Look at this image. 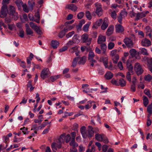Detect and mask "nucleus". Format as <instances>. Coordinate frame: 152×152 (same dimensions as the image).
Segmentation results:
<instances>
[{
    "label": "nucleus",
    "mask_w": 152,
    "mask_h": 152,
    "mask_svg": "<svg viewBox=\"0 0 152 152\" xmlns=\"http://www.w3.org/2000/svg\"><path fill=\"white\" fill-rule=\"evenodd\" d=\"M78 58L79 57H76L74 59L72 62V64L71 66H72L73 67H75L76 66Z\"/></svg>",
    "instance_id": "obj_37"
},
{
    "label": "nucleus",
    "mask_w": 152,
    "mask_h": 152,
    "mask_svg": "<svg viewBox=\"0 0 152 152\" xmlns=\"http://www.w3.org/2000/svg\"><path fill=\"white\" fill-rule=\"evenodd\" d=\"M144 79L145 80L150 82L152 79V76L150 74H148L145 76Z\"/></svg>",
    "instance_id": "obj_42"
},
{
    "label": "nucleus",
    "mask_w": 152,
    "mask_h": 152,
    "mask_svg": "<svg viewBox=\"0 0 152 152\" xmlns=\"http://www.w3.org/2000/svg\"><path fill=\"white\" fill-rule=\"evenodd\" d=\"M119 84L121 87H124L126 85V81L123 79H120L119 80Z\"/></svg>",
    "instance_id": "obj_36"
},
{
    "label": "nucleus",
    "mask_w": 152,
    "mask_h": 152,
    "mask_svg": "<svg viewBox=\"0 0 152 152\" xmlns=\"http://www.w3.org/2000/svg\"><path fill=\"white\" fill-rule=\"evenodd\" d=\"M146 15V13H145L144 12H142L140 13H138L137 14L135 20H138L140 18L145 17Z\"/></svg>",
    "instance_id": "obj_20"
},
{
    "label": "nucleus",
    "mask_w": 152,
    "mask_h": 152,
    "mask_svg": "<svg viewBox=\"0 0 152 152\" xmlns=\"http://www.w3.org/2000/svg\"><path fill=\"white\" fill-rule=\"evenodd\" d=\"M95 56V55L93 52L90 50L89 51L88 54V60H94V58Z\"/></svg>",
    "instance_id": "obj_26"
},
{
    "label": "nucleus",
    "mask_w": 152,
    "mask_h": 152,
    "mask_svg": "<svg viewBox=\"0 0 152 152\" xmlns=\"http://www.w3.org/2000/svg\"><path fill=\"white\" fill-rule=\"evenodd\" d=\"M102 141H103L105 143H108L109 141L107 137L104 135L102 140Z\"/></svg>",
    "instance_id": "obj_56"
},
{
    "label": "nucleus",
    "mask_w": 152,
    "mask_h": 152,
    "mask_svg": "<svg viewBox=\"0 0 152 152\" xmlns=\"http://www.w3.org/2000/svg\"><path fill=\"white\" fill-rule=\"evenodd\" d=\"M18 35L19 37L21 38L24 37V32L22 29L20 28V29Z\"/></svg>",
    "instance_id": "obj_40"
},
{
    "label": "nucleus",
    "mask_w": 152,
    "mask_h": 152,
    "mask_svg": "<svg viewBox=\"0 0 152 152\" xmlns=\"http://www.w3.org/2000/svg\"><path fill=\"white\" fill-rule=\"evenodd\" d=\"M34 16L35 17L37 18V19H35L34 20V21L36 22L39 23L40 22V16L39 13V10H37V12H36L34 15Z\"/></svg>",
    "instance_id": "obj_22"
},
{
    "label": "nucleus",
    "mask_w": 152,
    "mask_h": 152,
    "mask_svg": "<svg viewBox=\"0 0 152 152\" xmlns=\"http://www.w3.org/2000/svg\"><path fill=\"white\" fill-rule=\"evenodd\" d=\"M60 77V76L59 75H58L57 76H51L50 77V80L52 82H54L58 78H59Z\"/></svg>",
    "instance_id": "obj_43"
},
{
    "label": "nucleus",
    "mask_w": 152,
    "mask_h": 152,
    "mask_svg": "<svg viewBox=\"0 0 152 152\" xmlns=\"http://www.w3.org/2000/svg\"><path fill=\"white\" fill-rule=\"evenodd\" d=\"M142 61H146L148 63V66H152V58L145 56L143 58Z\"/></svg>",
    "instance_id": "obj_16"
},
{
    "label": "nucleus",
    "mask_w": 152,
    "mask_h": 152,
    "mask_svg": "<svg viewBox=\"0 0 152 152\" xmlns=\"http://www.w3.org/2000/svg\"><path fill=\"white\" fill-rule=\"evenodd\" d=\"M129 53L131 56V57L133 58L136 55L137 51L134 49H132L130 50Z\"/></svg>",
    "instance_id": "obj_33"
},
{
    "label": "nucleus",
    "mask_w": 152,
    "mask_h": 152,
    "mask_svg": "<svg viewBox=\"0 0 152 152\" xmlns=\"http://www.w3.org/2000/svg\"><path fill=\"white\" fill-rule=\"evenodd\" d=\"M116 31L118 33H121L124 31V28L120 24L116 25L115 26Z\"/></svg>",
    "instance_id": "obj_15"
},
{
    "label": "nucleus",
    "mask_w": 152,
    "mask_h": 152,
    "mask_svg": "<svg viewBox=\"0 0 152 152\" xmlns=\"http://www.w3.org/2000/svg\"><path fill=\"white\" fill-rule=\"evenodd\" d=\"M101 49L102 51V54H105L107 46L106 44L105 43L101 44L100 45Z\"/></svg>",
    "instance_id": "obj_24"
},
{
    "label": "nucleus",
    "mask_w": 152,
    "mask_h": 152,
    "mask_svg": "<svg viewBox=\"0 0 152 152\" xmlns=\"http://www.w3.org/2000/svg\"><path fill=\"white\" fill-rule=\"evenodd\" d=\"M85 13L86 18L89 20H91L92 18V17L90 12L88 11H86Z\"/></svg>",
    "instance_id": "obj_38"
},
{
    "label": "nucleus",
    "mask_w": 152,
    "mask_h": 152,
    "mask_svg": "<svg viewBox=\"0 0 152 152\" xmlns=\"http://www.w3.org/2000/svg\"><path fill=\"white\" fill-rule=\"evenodd\" d=\"M51 43L52 46L54 49L56 48L59 45V43L56 40H52Z\"/></svg>",
    "instance_id": "obj_29"
},
{
    "label": "nucleus",
    "mask_w": 152,
    "mask_h": 152,
    "mask_svg": "<svg viewBox=\"0 0 152 152\" xmlns=\"http://www.w3.org/2000/svg\"><path fill=\"white\" fill-rule=\"evenodd\" d=\"M147 110L148 113L150 115L152 113V103L149 105L147 107Z\"/></svg>",
    "instance_id": "obj_44"
},
{
    "label": "nucleus",
    "mask_w": 152,
    "mask_h": 152,
    "mask_svg": "<svg viewBox=\"0 0 152 152\" xmlns=\"http://www.w3.org/2000/svg\"><path fill=\"white\" fill-rule=\"evenodd\" d=\"M39 129H40V127H39V126H38L36 124H35L34 125L31 129V130H39Z\"/></svg>",
    "instance_id": "obj_51"
},
{
    "label": "nucleus",
    "mask_w": 152,
    "mask_h": 152,
    "mask_svg": "<svg viewBox=\"0 0 152 152\" xmlns=\"http://www.w3.org/2000/svg\"><path fill=\"white\" fill-rule=\"evenodd\" d=\"M134 69L138 75H141L143 73V72L141 65L138 62L136 63L135 64Z\"/></svg>",
    "instance_id": "obj_5"
},
{
    "label": "nucleus",
    "mask_w": 152,
    "mask_h": 152,
    "mask_svg": "<svg viewBox=\"0 0 152 152\" xmlns=\"http://www.w3.org/2000/svg\"><path fill=\"white\" fill-rule=\"evenodd\" d=\"M143 104L145 107H146L149 103V100L148 98L145 96H143Z\"/></svg>",
    "instance_id": "obj_31"
},
{
    "label": "nucleus",
    "mask_w": 152,
    "mask_h": 152,
    "mask_svg": "<svg viewBox=\"0 0 152 152\" xmlns=\"http://www.w3.org/2000/svg\"><path fill=\"white\" fill-rule=\"evenodd\" d=\"M82 39L83 42L86 43L88 45H89L91 42L92 39L91 38L88 37V35L86 34H83L82 37Z\"/></svg>",
    "instance_id": "obj_7"
},
{
    "label": "nucleus",
    "mask_w": 152,
    "mask_h": 152,
    "mask_svg": "<svg viewBox=\"0 0 152 152\" xmlns=\"http://www.w3.org/2000/svg\"><path fill=\"white\" fill-rule=\"evenodd\" d=\"M65 32L63 30L59 33L58 37L62 38L65 35Z\"/></svg>",
    "instance_id": "obj_53"
},
{
    "label": "nucleus",
    "mask_w": 152,
    "mask_h": 152,
    "mask_svg": "<svg viewBox=\"0 0 152 152\" xmlns=\"http://www.w3.org/2000/svg\"><path fill=\"white\" fill-rule=\"evenodd\" d=\"M7 12L9 15L13 16L16 19L18 18V15L17 12H15V8L13 6H10Z\"/></svg>",
    "instance_id": "obj_3"
},
{
    "label": "nucleus",
    "mask_w": 152,
    "mask_h": 152,
    "mask_svg": "<svg viewBox=\"0 0 152 152\" xmlns=\"http://www.w3.org/2000/svg\"><path fill=\"white\" fill-rule=\"evenodd\" d=\"M142 45L143 46L149 47L151 45V42L148 39L145 38L142 39L141 42Z\"/></svg>",
    "instance_id": "obj_9"
},
{
    "label": "nucleus",
    "mask_w": 152,
    "mask_h": 152,
    "mask_svg": "<svg viewBox=\"0 0 152 152\" xmlns=\"http://www.w3.org/2000/svg\"><path fill=\"white\" fill-rule=\"evenodd\" d=\"M28 3L29 4V7L31 10H33V8L34 6L35 5L34 2H33V4L31 3L30 1H28Z\"/></svg>",
    "instance_id": "obj_58"
},
{
    "label": "nucleus",
    "mask_w": 152,
    "mask_h": 152,
    "mask_svg": "<svg viewBox=\"0 0 152 152\" xmlns=\"http://www.w3.org/2000/svg\"><path fill=\"white\" fill-rule=\"evenodd\" d=\"M75 34V32L73 31L71 32H69V33L67 34L66 35V37L67 38H69L71 37L72 35Z\"/></svg>",
    "instance_id": "obj_59"
},
{
    "label": "nucleus",
    "mask_w": 152,
    "mask_h": 152,
    "mask_svg": "<svg viewBox=\"0 0 152 152\" xmlns=\"http://www.w3.org/2000/svg\"><path fill=\"white\" fill-rule=\"evenodd\" d=\"M118 51L115 49L110 52V56L112 57L113 62L115 64H117L119 59V56L117 54Z\"/></svg>",
    "instance_id": "obj_1"
},
{
    "label": "nucleus",
    "mask_w": 152,
    "mask_h": 152,
    "mask_svg": "<svg viewBox=\"0 0 152 152\" xmlns=\"http://www.w3.org/2000/svg\"><path fill=\"white\" fill-rule=\"evenodd\" d=\"M113 76V74L111 72L109 71L105 75V77L107 79L109 80L112 78Z\"/></svg>",
    "instance_id": "obj_28"
},
{
    "label": "nucleus",
    "mask_w": 152,
    "mask_h": 152,
    "mask_svg": "<svg viewBox=\"0 0 152 152\" xmlns=\"http://www.w3.org/2000/svg\"><path fill=\"white\" fill-rule=\"evenodd\" d=\"M74 43H75L72 40H69L66 44L67 46L68 47H69L72 45Z\"/></svg>",
    "instance_id": "obj_60"
},
{
    "label": "nucleus",
    "mask_w": 152,
    "mask_h": 152,
    "mask_svg": "<svg viewBox=\"0 0 152 152\" xmlns=\"http://www.w3.org/2000/svg\"><path fill=\"white\" fill-rule=\"evenodd\" d=\"M29 25H30V27L34 30L37 27V26L34 23H33L32 22H31L29 23Z\"/></svg>",
    "instance_id": "obj_52"
},
{
    "label": "nucleus",
    "mask_w": 152,
    "mask_h": 152,
    "mask_svg": "<svg viewBox=\"0 0 152 152\" xmlns=\"http://www.w3.org/2000/svg\"><path fill=\"white\" fill-rule=\"evenodd\" d=\"M140 53L143 55L148 56L149 55V54L147 50L144 48H140Z\"/></svg>",
    "instance_id": "obj_21"
},
{
    "label": "nucleus",
    "mask_w": 152,
    "mask_h": 152,
    "mask_svg": "<svg viewBox=\"0 0 152 152\" xmlns=\"http://www.w3.org/2000/svg\"><path fill=\"white\" fill-rule=\"evenodd\" d=\"M66 7L67 9L71 10L74 12L76 11L77 9V7L74 4H68L66 6Z\"/></svg>",
    "instance_id": "obj_19"
},
{
    "label": "nucleus",
    "mask_w": 152,
    "mask_h": 152,
    "mask_svg": "<svg viewBox=\"0 0 152 152\" xmlns=\"http://www.w3.org/2000/svg\"><path fill=\"white\" fill-rule=\"evenodd\" d=\"M106 37L105 36L102 35H99L98 36L97 42L99 44H103V42L106 41Z\"/></svg>",
    "instance_id": "obj_12"
},
{
    "label": "nucleus",
    "mask_w": 152,
    "mask_h": 152,
    "mask_svg": "<svg viewBox=\"0 0 152 152\" xmlns=\"http://www.w3.org/2000/svg\"><path fill=\"white\" fill-rule=\"evenodd\" d=\"M7 7L6 6L2 7L1 10V15L4 17H6L7 15Z\"/></svg>",
    "instance_id": "obj_23"
},
{
    "label": "nucleus",
    "mask_w": 152,
    "mask_h": 152,
    "mask_svg": "<svg viewBox=\"0 0 152 152\" xmlns=\"http://www.w3.org/2000/svg\"><path fill=\"white\" fill-rule=\"evenodd\" d=\"M114 27L113 25H110L108 28L106 32V34L108 36L111 35L113 33Z\"/></svg>",
    "instance_id": "obj_13"
},
{
    "label": "nucleus",
    "mask_w": 152,
    "mask_h": 152,
    "mask_svg": "<svg viewBox=\"0 0 152 152\" xmlns=\"http://www.w3.org/2000/svg\"><path fill=\"white\" fill-rule=\"evenodd\" d=\"M86 57L85 56H83L80 58V60L78 62V64H79L83 65L86 62Z\"/></svg>",
    "instance_id": "obj_30"
},
{
    "label": "nucleus",
    "mask_w": 152,
    "mask_h": 152,
    "mask_svg": "<svg viewBox=\"0 0 152 152\" xmlns=\"http://www.w3.org/2000/svg\"><path fill=\"white\" fill-rule=\"evenodd\" d=\"M69 145L72 146V148H75L78 146V145L75 141V139L72 138L71 142L69 143Z\"/></svg>",
    "instance_id": "obj_25"
},
{
    "label": "nucleus",
    "mask_w": 152,
    "mask_h": 152,
    "mask_svg": "<svg viewBox=\"0 0 152 152\" xmlns=\"http://www.w3.org/2000/svg\"><path fill=\"white\" fill-rule=\"evenodd\" d=\"M102 61L103 62L104 65V66L105 68L108 67L107 64L108 63V58L107 57L103 58Z\"/></svg>",
    "instance_id": "obj_34"
},
{
    "label": "nucleus",
    "mask_w": 152,
    "mask_h": 152,
    "mask_svg": "<svg viewBox=\"0 0 152 152\" xmlns=\"http://www.w3.org/2000/svg\"><path fill=\"white\" fill-rule=\"evenodd\" d=\"M79 36L77 34H75L73 37L72 40L75 43L78 44L80 42V40L78 39Z\"/></svg>",
    "instance_id": "obj_27"
},
{
    "label": "nucleus",
    "mask_w": 152,
    "mask_h": 152,
    "mask_svg": "<svg viewBox=\"0 0 152 152\" xmlns=\"http://www.w3.org/2000/svg\"><path fill=\"white\" fill-rule=\"evenodd\" d=\"M144 92L149 98H151V96L150 94V91L149 90L145 89L144 91Z\"/></svg>",
    "instance_id": "obj_50"
},
{
    "label": "nucleus",
    "mask_w": 152,
    "mask_h": 152,
    "mask_svg": "<svg viewBox=\"0 0 152 152\" xmlns=\"http://www.w3.org/2000/svg\"><path fill=\"white\" fill-rule=\"evenodd\" d=\"M96 7V13L99 16H101L102 14V9L100 3H96L95 4Z\"/></svg>",
    "instance_id": "obj_6"
},
{
    "label": "nucleus",
    "mask_w": 152,
    "mask_h": 152,
    "mask_svg": "<svg viewBox=\"0 0 152 152\" xmlns=\"http://www.w3.org/2000/svg\"><path fill=\"white\" fill-rule=\"evenodd\" d=\"M50 75V72L48 68H45L41 71L40 76L43 79L48 77Z\"/></svg>",
    "instance_id": "obj_4"
},
{
    "label": "nucleus",
    "mask_w": 152,
    "mask_h": 152,
    "mask_svg": "<svg viewBox=\"0 0 152 152\" xmlns=\"http://www.w3.org/2000/svg\"><path fill=\"white\" fill-rule=\"evenodd\" d=\"M84 15V13L83 12L79 13L77 15V17L78 19H80L82 18Z\"/></svg>",
    "instance_id": "obj_54"
},
{
    "label": "nucleus",
    "mask_w": 152,
    "mask_h": 152,
    "mask_svg": "<svg viewBox=\"0 0 152 152\" xmlns=\"http://www.w3.org/2000/svg\"><path fill=\"white\" fill-rule=\"evenodd\" d=\"M26 27V32L27 35H32L33 33V31L30 28L29 25L28 24H26L25 25Z\"/></svg>",
    "instance_id": "obj_14"
},
{
    "label": "nucleus",
    "mask_w": 152,
    "mask_h": 152,
    "mask_svg": "<svg viewBox=\"0 0 152 152\" xmlns=\"http://www.w3.org/2000/svg\"><path fill=\"white\" fill-rule=\"evenodd\" d=\"M15 2L18 7H21L23 5V1L21 0H16L15 1Z\"/></svg>",
    "instance_id": "obj_39"
},
{
    "label": "nucleus",
    "mask_w": 152,
    "mask_h": 152,
    "mask_svg": "<svg viewBox=\"0 0 152 152\" xmlns=\"http://www.w3.org/2000/svg\"><path fill=\"white\" fill-rule=\"evenodd\" d=\"M87 131L88 132H87V137H91L93 136L94 135V132L92 126H88Z\"/></svg>",
    "instance_id": "obj_10"
},
{
    "label": "nucleus",
    "mask_w": 152,
    "mask_h": 152,
    "mask_svg": "<svg viewBox=\"0 0 152 152\" xmlns=\"http://www.w3.org/2000/svg\"><path fill=\"white\" fill-rule=\"evenodd\" d=\"M86 128L85 126H83L80 129V131L83 137L86 138L87 137V132L85 131Z\"/></svg>",
    "instance_id": "obj_18"
},
{
    "label": "nucleus",
    "mask_w": 152,
    "mask_h": 152,
    "mask_svg": "<svg viewBox=\"0 0 152 152\" xmlns=\"http://www.w3.org/2000/svg\"><path fill=\"white\" fill-rule=\"evenodd\" d=\"M107 23V18H105L104 19V22L101 26V28L103 30H105L108 26Z\"/></svg>",
    "instance_id": "obj_17"
},
{
    "label": "nucleus",
    "mask_w": 152,
    "mask_h": 152,
    "mask_svg": "<svg viewBox=\"0 0 152 152\" xmlns=\"http://www.w3.org/2000/svg\"><path fill=\"white\" fill-rule=\"evenodd\" d=\"M63 135L64 136L63 140L65 139L66 140V143H68L70 141V140L71 139V136L69 134H67L65 137L64 135Z\"/></svg>",
    "instance_id": "obj_35"
},
{
    "label": "nucleus",
    "mask_w": 152,
    "mask_h": 152,
    "mask_svg": "<svg viewBox=\"0 0 152 152\" xmlns=\"http://www.w3.org/2000/svg\"><path fill=\"white\" fill-rule=\"evenodd\" d=\"M124 42L128 48H132L133 47L134 44L131 39L126 38L124 39Z\"/></svg>",
    "instance_id": "obj_8"
},
{
    "label": "nucleus",
    "mask_w": 152,
    "mask_h": 152,
    "mask_svg": "<svg viewBox=\"0 0 152 152\" xmlns=\"http://www.w3.org/2000/svg\"><path fill=\"white\" fill-rule=\"evenodd\" d=\"M90 24L91 23L90 22H89L87 23L85 25L83 28V30L85 31H87L88 30V28L90 25Z\"/></svg>",
    "instance_id": "obj_45"
},
{
    "label": "nucleus",
    "mask_w": 152,
    "mask_h": 152,
    "mask_svg": "<svg viewBox=\"0 0 152 152\" xmlns=\"http://www.w3.org/2000/svg\"><path fill=\"white\" fill-rule=\"evenodd\" d=\"M34 30L37 34H41L42 33V31L40 30L39 27L38 26H37V27Z\"/></svg>",
    "instance_id": "obj_57"
},
{
    "label": "nucleus",
    "mask_w": 152,
    "mask_h": 152,
    "mask_svg": "<svg viewBox=\"0 0 152 152\" xmlns=\"http://www.w3.org/2000/svg\"><path fill=\"white\" fill-rule=\"evenodd\" d=\"M133 73H130V72H127L126 75V78L127 79L129 82L131 81V75H133Z\"/></svg>",
    "instance_id": "obj_46"
},
{
    "label": "nucleus",
    "mask_w": 152,
    "mask_h": 152,
    "mask_svg": "<svg viewBox=\"0 0 152 152\" xmlns=\"http://www.w3.org/2000/svg\"><path fill=\"white\" fill-rule=\"evenodd\" d=\"M95 151V146H92L91 149L89 148L86 151V152H94Z\"/></svg>",
    "instance_id": "obj_55"
},
{
    "label": "nucleus",
    "mask_w": 152,
    "mask_h": 152,
    "mask_svg": "<svg viewBox=\"0 0 152 152\" xmlns=\"http://www.w3.org/2000/svg\"><path fill=\"white\" fill-rule=\"evenodd\" d=\"M22 6L23 10L26 13H28L29 12V10L26 4H23Z\"/></svg>",
    "instance_id": "obj_48"
},
{
    "label": "nucleus",
    "mask_w": 152,
    "mask_h": 152,
    "mask_svg": "<svg viewBox=\"0 0 152 152\" xmlns=\"http://www.w3.org/2000/svg\"><path fill=\"white\" fill-rule=\"evenodd\" d=\"M104 134H96L95 135V138L98 141H102V138Z\"/></svg>",
    "instance_id": "obj_32"
},
{
    "label": "nucleus",
    "mask_w": 152,
    "mask_h": 152,
    "mask_svg": "<svg viewBox=\"0 0 152 152\" xmlns=\"http://www.w3.org/2000/svg\"><path fill=\"white\" fill-rule=\"evenodd\" d=\"M64 136L63 135H61L60 137L58 139L59 142L57 143H53L51 144V147L53 150H56V148H60L61 146V143L64 142L63 141Z\"/></svg>",
    "instance_id": "obj_2"
},
{
    "label": "nucleus",
    "mask_w": 152,
    "mask_h": 152,
    "mask_svg": "<svg viewBox=\"0 0 152 152\" xmlns=\"http://www.w3.org/2000/svg\"><path fill=\"white\" fill-rule=\"evenodd\" d=\"M115 44L113 42H110L108 45V48L109 50L112 49L114 47Z\"/></svg>",
    "instance_id": "obj_47"
},
{
    "label": "nucleus",
    "mask_w": 152,
    "mask_h": 152,
    "mask_svg": "<svg viewBox=\"0 0 152 152\" xmlns=\"http://www.w3.org/2000/svg\"><path fill=\"white\" fill-rule=\"evenodd\" d=\"M102 19H100L99 20H97L96 22V24L97 26H99L102 24Z\"/></svg>",
    "instance_id": "obj_62"
},
{
    "label": "nucleus",
    "mask_w": 152,
    "mask_h": 152,
    "mask_svg": "<svg viewBox=\"0 0 152 152\" xmlns=\"http://www.w3.org/2000/svg\"><path fill=\"white\" fill-rule=\"evenodd\" d=\"M85 23V21L84 20L82 19L80 21V22L78 24V26L79 27L81 28L83 25Z\"/></svg>",
    "instance_id": "obj_63"
},
{
    "label": "nucleus",
    "mask_w": 152,
    "mask_h": 152,
    "mask_svg": "<svg viewBox=\"0 0 152 152\" xmlns=\"http://www.w3.org/2000/svg\"><path fill=\"white\" fill-rule=\"evenodd\" d=\"M118 66L119 69L121 70H122L123 69V66L122 63L121 61H120L118 63Z\"/></svg>",
    "instance_id": "obj_61"
},
{
    "label": "nucleus",
    "mask_w": 152,
    "mask_h": 152,
    "mask_svg": "<svg viewBox=\"0 0 152 152\" xmlns=\"http://www.w3.org/2000/svg\"><path fill=\"white\" fill-rule=\"evenodd\" d=\"M110 15L111 17L113 18L114 19H115L116 18V16H117V14L116 13V12L115 11H113L111 12L110 14Z\"/></svg>",
    "instance_id": "obj_49"
},
{
    "label": "nucleus",
    "mask_w": 152,
    "mask_h": 152,
    "mask_svg": "<svg viewBox=\"0 0 152 152\" xmlns=\"http://www.w3.org/2000/svg\"><path fill=\"white\" fill-rule=\"evenodd\" d=\"M78 48L77 46L74 47L69 49V51L72 53H73L74 52H76L77 51Z\"/></svg>",
    "instance_id": "obj_41"
},
{
    "label": "nucleus",
    "mask_w": 152,
    "mask_h": 152,
    "mask_svg": "<svg viewBox=\"0 0 152 152\" xmlns=\"http://www.w3.org/2000/svg\"><path fill=\"white\" fill-rule=\"evenodd\" d=\"M126 68L128 71L127 72H130V73H133V67L130 63L129 61H127L126 64Z\"/></svg>",
    "instance_id": "obj_11"
},
{
    "label": "nucleus",
    "mask_w": 152,
    "mask_h": 152,
    "mask_svg": "<svg viewBox=\"0 0 152 152\" xmlns=\"http://www.w3.org/2000/svg\"><path fill=\"white\" fill-rule=\"evenodd\" d=\"M108 146L106 145H104L102 146V151L104 152H106L107 151L108 148Z\"/></svg>",
    "instance_id": "obj_64"
}]
</instances>
